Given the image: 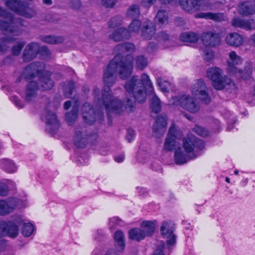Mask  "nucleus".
Masks as SVG:
<instances>
[{
    "label": "nucleus",
    "mask_w": 255,
    "mask_h": 255,
    "mask_svg": "<svg viewBox=\"0 0 255 255\" xmlns=\"http://www.w3.org/2000/svg\"><path fill=\"white\" fill-rule=\"evenodd\" d=\"M135 49L134 44L127 42L119 44L115 48L116 53L114 59L111 61L104 71L103 80L107 87L102 89L101 94L100 89L95 88L93 90L95 107H92L89 103H85L82 108L83 118L85 123L92 125L96 120L99 122L103 121L104 109H105L109 122H111V114H120L123 111L122 102L114 98L110 87L117 80V73L123 79L129 77L133 70V56L125 53L132 52Z\"/></svg>",
    "instance_id": "f257e3e1"
},
{
    "label": "nucleus",
    "mask_w": 255,
    "mask_h": 255,
    "mask_svg": "<svg viewBox=\"0 0 255 255\" xmlns=\"http://www.w3.org/2000/svg\"><path fill=\"white\" fill-rule=\"evenodd\" d=\"M45 65L43 62H35L30 63L25 67L17 80L16 82H19L22 79L28 81L35 77L38 78L40 85L35 81H31L27 85L24 94H20L26 101L30 102L33 100L39 89L48 90L54 86V82L50 79L51 73L45 71Z\"/></svg>",
    "instance_id": "f03ea898"
},
{
    "label": "nucleus",
    "mask_w": 255,
    "mask_h": 255,
    "mask_svg": "<svg viewBox=\"0 0 255 255\" xmlns=\"http://www.w3.org/2000/svg\"><path fill=\"white\" fill-rule=\"evenodd\" d=\"M126 92L132 95L135 101L143 103L146 99V91H148L149 96H152L150 100V108L152 112L158 113L161 109L159 99L155 94L153 86L149 76L143 73L140 79L136 76H132L125 85Z\"/></svg>",
    "instance_id": "7ed1b4c3"
},
{
    "label": "nucleus",
    "mask_w": 255,
    "mask_h": 255,
    "mask_svg": "<svg viewBox=\"0 0 255 255\" xmlns=\"http://www.w3.org/2000/svg\"><path fill=\"white\" fill-rule=\"evenodd\" d=\"M183 145L185 153L180 147H178L174 152V160L177 165H183L197 158L205 148L204 142L193 135L184 138Z\"/></svg>",
    "instance_id": "20e7f679"
},
{
    "label": "nucleus",
    "mask_w": 255,
    "mask_h": 255,
    "mask_svg": "<svg viewBox=\"0 0 255 255\" xmlns=\"http://www.w3.org/2000/svg\"><path fill=\"white\" fill-rule=\"evenodd\" d=\"M157 0H142L141 5L146 7H150ZM163 4L170 3L173 1H178L182 8L186 11L193 12L198 10L212 9L211 3L208 0H158Z\"/></svg>",
    "instance_id": "39448f33"
},
{
    "label": "nucleus",
    "mask_w": 255,
    "mask_h": 255,
    "mask_svg": "<svg viewBox=\"0 0 255 255\" xmlns=\"http://www.w3.org/2000/svg\"><path fill=\"white\" fill-rule=\"evenodd\" d=\"M0 16L7 21L0 20V30L4 34H12L19 36L23 32L22 27L24 26L23 20L19 17H16L12 13L7 11L0 6Z\"/></svg>",
    "instance_id": "423d86ee"
},
{
    "label": "nucleus",
    "mask_w": 255,
    "mask_h": 255,
    "mask_svg": "<svg viewBox=\"0 0 255 255\" xmlns=\"http://www.w3.org/2000/svg\"><path fill=\"white\" fill-rule=\"evenodd\" d=\"M229 59L227 61V72L233 76L238 78H241L244 80L250 79L252 72L253 66L251 62L248 63L245 67L244 71L238 69L237 66L242 64L243 61V58L237 55V53L232 51L229 54Z\"/></svg>",
    "instance_id": "0eeeda50"
},
{
    "label": "nucleus",
    "mask_w": 255,
    "mask_h": 255,
    "mask_svg": "<svg viewBox=\"0 0 255 255\" xmlns=\"http://www.w3.org/2000/svg\"><path fill=\"white\" fill-rule=\"evenodd\" d=\"M207 75L212 80L214 87L217 90L225 89L230 92H232L237 89L236 85L231 79L227 76H221V70L218 67L208 69Z\"/></svg>",
    "instance_id": "6e6552de"
},
{
    "label": "nucleus",
    "mask_w": 255,
    "mask_h": 255,
    "mask_svg": "<svg viewBox=\"0 0 255 255\" xmlns=\"http://www.w3.org/2000/svg\"><path fill=\"white\" fill-rule=\"evenodd\" d=\"M23 221L21 216L18 215L13 217V221H0V238L5 236L16 237L18 234L19 227Z\"/></svg>",
    "instance_id": "1a4fd4ad"
},
{
    "label": "nucleus",
    "mask_w": 255,
    "mask_h": 255,
    "mask_svg": "<svg viewBox=\"0 0 255 255\" xmlns=\"http://www.w3.org/2000/svg\"><path fill=\"white\" fill-rule=\"evenodd\" d=\"M5 5L16 12L26 18H31L36 15V11L33 7H30L29 3L17 0H3Z\"/></svg>",
    "instance_id": "9d476101"
},
{
    "label": "nucleus",
    "mask_w": 255,
    "mask_h": 255,
    "mask_svg": "<svg viewBox=\"0 0 255 255\" xmlns=\"http://www.w3.org/2000/svg\"><path fill=\"white\" fill-rule=\"evenodd\" d=\"M174 225L171 221L163 222L160 227L162 237L167 239L165 246L169 252L175 247L176 242V236L174 234Z\"/></svg>",
    "instance_id": "9b49d317"
},
{
    "label": "nucleus",
    "mask_w": 255,
    "mask_h": 255,
    "mask_svg": "<svg viewBox=\"0 0 255 255\" xmlns=\"http://www.w3.org/2000/svg\"><path fill=\"white\" fill-rule=\"evenodd\" d=\"M183 136L182 131L177 129L174 124H172L169 129L167 137L164 142V149L166 150H175L178 146L176 139H180Z\"/></svg>",
    "instance_id": "f8f14e48"
},
{
    "label": "nucleus",
    "mask_w": 255,
    "mask_h": 255,
    "mask_svg": "<svg viewBox=\"0 0 255 255\" xmlns=\"http://www.w3.org/2000/svg\"><path fill=\"white\" fill-rule=\"evenodd\" d=\"M25 206L24 201L16 198L0 200V215L5 216L12 213L16 208Z\"/></svg>",
    "instance_id": "ddd939ff"
},
{
    "label": "nucleus",
    "mask_w": 255,
    "mask_h": 255,
    "mask_svg": "<svg viewBox=\"0 0 255 255\" xmlns=\"http://www.w3.org/2000/svg\"><path fill=\"white\" fill-rule=\"evenodd\" d=\"M191 92L193 95L205 104H208L211 101V97L206 91V86L203 80L199 79L195 81L191 86Z\"/></svg>",
    "instance_id": "4468645a"
},
{
    "label": "nucleus",
    "mask_w": 255,
    "mask_h": 255,
    "mask_svg": "<svg viewBox=\"0 0 255 255\" xmlns=\"http://www.w3.org/2000/svg\"><path fill=\"white\" fill-rule=\"evenodd\" d=\"M180 106L184 109L191 113H196L200 109V105L195 98L189 95H183L180 97L174 98Z\"/></svg>",
    "instance_id": "2eb2a0df"
},
{
    "label": "nucleus",
    "mask_w": 255,
    "mask_h": 255,
    "mask_svg": "<svg viewBox=\"0 0 255 255\" xmlns=\"http://www.w3.org/2000/svg\"><path fill=\"white\" fill-rule=\"evenodd\" d=\"M97 134L88 135L82 128L76 129L73 137V142L75 146L77 148H84L88 143V141L93 137H97Z\"/></svg>",
    "instance_id": "dca6fc26"
},
{
    "label": "nucleus",
    "mask_w": 255,
    "mask_h": 255,
    "mask_svg": "<svg viewBox=\"0 0 255 255\" xmlns=\"http://www.w3.org/2000/svg\"><path fill=\"white\" fill-rule=\"evenodd\" d=\"M42 120L45 123L47 129L53 132L60 127V123L55 113L45 110L42 116Z\"/></svg>",
    "instance_id": "f3484780"
},
{
    "label": "nucleus",
    "mask_w": 255,
    "mask_h": 255,
    "mask_svg": "<svg viewBox=\"0 0 255 255\" xmlns=\"http://www.w3.org/2000/svg\"><path fill=\"white\" fill-rule=\"evenodd\" d=\"M167 126V117L161 115L158 116L153 125V133L157 138L160 137L165 133Z\"/></svg>",
    "instance_id": "a211bd4d"
},
{
    "label": "nucleus",
    "mask_w": 255,
    "mask_h": 255,
    "mask_svg": "<svg viewBox=\"0 0 255 255\" xmlns=\"http://www.w3.org/2000/svg\"><path fill=\"white\" fill-rule=\"evenodd\" d=\"M201 39L205 47H215L220 43L219 34L213 31L204 32Z\"/></svg>",
    "instance_id": "6ab92c4d"
},
{
    "label": "nucleus",
    "mask_w": 255,
    "mask_h": 255,
    "mask_svg": "<svg viewBox=\"0 0 255 255\" xmlns=\"http://www.w3.org/2000/svg\"><path fill=\"white\" fill-rule=\"evenodd\" d=\"M231 23L233 26L241 28L247 30L255 29V20L254 19H245L241 18H235Z\"/></svg>",
    "instance_id": "aec40b11"
},
{
    "label": "nucleus",
    "mask_w": 255,
    "mask_h": 255,
    "mask_svg": "<svg viewBox=\"0 0 255 255\" xmlns=\"http://www.w3.org/2000/svg\"><path fill=\"white\" fill-rule=\"evenodd\" d=\"M39 45L35 42L28 44L25 47L22 54V58L24 61L29 62L33 60L38 54Z\"/></svg>",
    "instance_id": "412c9836"
},
{
    "label": "nucleus",
    "mask_w": 255,
    "mask_h": 255,
    "mask_svg": "<svg viewBox=\"0 0 255 255\" xmlns=\"http://www.w3.org/2000/svg\"><path fill=\"white\" fill-rule=\"evenodd\" d=\"M239 13L243 16H249L255 13V1H245L239 5Z\"/></svg>",
    "instance_id": "4be33fe9"
},
{
    "label": "nucleus",
    "mask_w": 255,
    "mask_h": 255,
    "mask_svg": "<svg viewBox=\"0 0 255 255\" xmlns=\"http://www.w3.org/2000/svg\"><path fill=\"white\" fill-rule=\"evenodd\" d=\"M16 188L15 183L12 180L4 179L0 181V196H6L9 192L14 190Z\"/></svg>",
    "instance_id": "5701e85b"
},
{
    "label": "nucleus",
    "mask_w": 255,
    "mask_h": 255,
    "mask_svg": "<svg viewBox=\"0 0 255 255\" xmlns=\"http://www.w3.org/2000/svg\"><path fill=\"white\" fill-rule=\"evenodd\" d=\"M226 41L228 45L238 47L243 44L244 38L241 34L237 32H232L227 35Z\"/></svg>",
    "instance_id": "b1692460"
},
{
    "label": "nucleus",
    "mask_w": 255,
    "mask_h": 255,
    "mask_svg": "<svg viewBox=\"0 0 255 255\" xmlns=\"http://www.w3.org/2000/svg\"><path fill=\"white\" fill-rule=\"evenodd\" d=\"M155 25L152 22L147 20L144 22L141 29V36L144 39H150L155 33Z\"/></svg>",
    "instance_id": "393cba45"
},
{
    "label": "nucleus",
    "mask_w": 255,
    "mask_h": 255,
    "mask_svg": "<svg viewBox=\"0 0 255 255\" xmlns=\"http://www.w3.org/2000/svg\"><path fill=\"white\" fill-rule=\"evenodd\" d=\"M130 34L128 29L121 28L116 30L110 35V38L115 41H120L128 39L130 37Z\"/></svg>",
    "instance_id": "a878e982"
},
{
    "label": "nucleus",
    "mask_w": 255,
    "mask_h": 255,
    "mask_svg": "<svg viewBox=\"0 0 255 255\" xmlns=\"http://www.w3.org/2000/svg\"><path fill=\"white\" fill-rule=\"evenodd\" d=\"M0 167L7 173H13L17 170V166L12 160L4 158L0 160Z\"/></svg>",
    "instance_id": "bb28decb"
},
{
    "label": "nucleus",
    "mask_w": 255,
    "mask_h": 255,
    "mask_svg": "<svg viewBox=\"0 0 255 255\" xmlns=\"http://www.w3.org/2000/svg\"><path fill=\"white\" fill-rule=\"evenodd\" d=\"M156 39L160 44L163 45L164 48H169L175 45L174 37H169L164 32L159 33Z\"/></svg>",
    "instance_id": "cd10ccee"
},
{
    "label": "nucleus",
    "mask_w": 255,
    "mask_h": 255,
    "mask_svg": "<svg viewBox=\"0 0 255 255\" xmlns=\"http://www.w3.org/2000/svg\"><path fill=\"white\" fill-rule=\"evenodd\" d=\"M195 17L212 19L216 21H222L226 19V16L223 13L200 12L196 14Z\"/></svg>",
    "instance_id": "c85d7f7f"
},
{
    "label": "nucleus",
    "mask_w": 255,
    "mask_h": 255,
    "mask_svg": "<svg viewBox=\"0 0 255 255\" xmlns=\"http://www.w3.org/2000/svg\"><path fill=\"white\" fill-rule=\"evenodd\" d=\"M115 247L118 252H122L125 247L124 235L121 231H117L114 234Z\"/></svg>",
    "instance_id": "c756f323"
},
{
    "label": "nucleus",
    "mask_w": 255,
    "mask_h": 255,
    "mask_svg": "<svg viewBox=\"0 0 255 255\" xmlns=\"http://www.w3.org/2000/svg\"><path fill=\"white\" fill-rule=\"evenodd\" d=\"M8 35L7 36H5L0 38V54H3L9 49L8 44L10 42H13L15 40V38L13 36H15L12 34H4Z\"/></svg>",
    "instance_id": "7c9ffc66"
},
{
    "label": "nucleus",
    "mask_w": 255,
    "mask_h": 255,
    "mask_svg": "<svg viewBox=\"0 0 255 255\" xmlns=\"http://www.w3.org/2000/svg\"><path fill=\"white\" fill-rule=\"evenodd\" d=\"M156 225L157 221L156 220L144 221L141 223V227L142 229V231L145 233V236H148L153 234Z\"/></svg>",
    "instance_id": "2f4dec72"
},
{
    "label": "nucleus",
    "mask_w": 255,
    "mask_h": 255,
    "mask_svg": "<svg viewBox=\"0 0 255 255\" xmlns=\"http://www.w3.org/2000/svg\"><path fill=\"white\" fill-rule=\"evenodd\" d=\"M199 39V35L192 32H185L180 36V39L184 42L195 43L198 41Z\"/></svg>",
    "instance_id": "473e14b6"
},
{
    "label": "nucleus",
    "mask_w": 255,
    "mask_h": 255,
    "mask_svg": "<svg viewBox=\"0 0 255 255\" xmlns=\"http://www.w3.org/2000/svg\"><path fill=\"white\" fill-rule=\"evenodd\" d=\"M128 235L130 239L136 241H140L146 237L144 232L138 228H134L129 230Z\"/></svg>",
    "instance_id": "72a5a7b5"
},
{
    "label": "nucleus",
    "mask_w": 255,
    "mask_h": 255,
    "mask_svg": "<svg viewBox=\"0 0 255 255\" xmlns=\"http://www.w3.org/2000/svg\"><path fill=\"white\" fill-rule=\"evenodd\" d=\"M78 111V105L77 101H76L74 105L72 107V110L70 112H67L65 115V119L67 122L71 124L77 118Z\"/></svg>",
    "instance_id": "f704fd0d"
},
{
    "label": "nucleus",
    "mask_w": 255,
    "mask_h": 255,
    "mask_svg": "<svg viewBox=\"0 0 255 255\" xmlns=\"http://www.w3.org/2000/svg\"><path fill=\"white\" fill-rule=\"evenodd\" d=\"M157 22L161 25L167 24L168 22V15L166 11L159 10L155 16Z\"/></svg>",
    "instance_id": "c9c22d12"
},
{
    "label": "nucleus",
    "mask_w": 255,
    "mask_h": 255,
    "mask_svg": "<svg viewBox=\"0 0 255 255\" xmlns=\"http://www.w3.org/2000/svg\"><path fill=\"white\" fill-rule=\"evenodd\" d=\"M41 39L42 41L49 44L59 43L62 42L63 40L62 37L52 35H46L42 36Z\"/></svg>",
    "instance_id": "e433bc0d"
},
{
    "label": "nucleus",
    "mask_w": 255,
    "mask_h": 255,
    "mask_svg": "<svg viewBox=\"0 0 255 255\" xmlns=\"http://www.w3.org/2000/svg\"><path fill=\"white\" fill-rule=\"evenodd\" d=\"M74 88L75 83L73 81H68L64 83L63 88L64 95L67 98H70L72 94V92Z\"/></svg>",
    "instance_id": "4c0bfd02"
},
{
    "label": "nucleus",
    "mask_w": 255,
    "mask_h": 255,
    "mask_svg": "<svg viewBox=\"0 0 255 255\" xmlns=\"http://www.w3.org/2000/svg\"><path fill=\"white\" fill-rule=\"evenodd\" d=\"M201 54L205 60L207 61H210L213 59L214 57V54L213 50L210 48V47H205V48H201L200 49Z\"/></svg>",
    "instance_id": "58836bf2"
},
{
    "label": "nucleus",
    "mask_w": 255,
    "mask_h": 255,
    "mask_svg": "<svg viewBox=\"0 0 255 255\" xmlns=\"http://www.w3.org/2000/svg\"><path fill=\"white\" fill-rule=\"evenodd\" d=\"M35 230L34 225L30 223H24L22 228V234L24 237H29Z\"/></svg>",
    "instance_id": "ea45409f"
},
{
    "label": "nucleus",
    "mask_w": 255,
    "mask_h": 255,
    "mask_svg": "<svg viewBox=\"0 0 255 255\" xmlns=\"http://www.w3.org/2000/svg\"><path fill=\"white\" fill-rule=\"evenodd\" d=\"M141 25L140 21L136 19H133L128 26V30L131 32L137 33L139 30Z\"/></svg>",
    "instance_id": "a19ab883"
},
{
    "label": "nucleus",
    "mask_w": 255,
    "mask_h": 255,
    "mask_svg": "<svg viewBox=\"0 0 255 255\" xmlns=\"http://www.w3.org/2000/svg\"><path fill=\"white\" fill-rule=\"evenodd\" d=\"M139 7L137 4H133L131 5L127 12V15L128 16L131 18H134L138 16L139 15Z\"/></svg>",
    "instance_id": "79ce46f5"
},
{
    "label": "nucleus",
    "mask_w": 255,
    "mask_h": 255,
    "mask_svg": "<svg viewBox=\"0 0 255 255\" xmlns=\"http://www.w3.org/2000/svg\"><path fill=\"white\" fill-rule=\"evenodd\" d=\"M25 44V42L23 41L17 42L11 48V53L12 55L15 56L18 55Z\"/></svg>",
    "instance_id": "37998d69"
},
{
    "label": "nucleus",
    "mask_w": 255,
    "mask_h": 255,
    "mask_svg": "<svg viewBox=\"0 0 255 255\" xmlns=\"http://www.w3.org/2000/svg\"><path fill=\"white\" fill-rule=\"evenodd\" d=\"M156 83L161 91L165 93L168 92L170 87V83L168 81L158 78L156 80Z\"/></svg>",
    "instance_id": "c03bdc74"
},
{
    "label": "nucleus",
    "mask_w": 255,
    "mask_h": 255,
    "mask_svg": "<svg viewBox=\"0 0 255 255\" xmlns=\"http://www.w3.org/2000/svg\"><path fill=\"white\" fill-rule=\"evenodd\" d=\"M135 63L137 69L142 70L147 65V60L143 56H139L136 58Z\"/></svg>",
    "instance_id": "a18cd8bd"
},
{
    "label": "nucleus",
    "mask_w": 255,
    "mask_h": 255,
    "mask_svg": "<svg viewBox=\"0 0 255 255\" xmlns=\"http://www.w3.org/2000/svg\"><path fill=\"white\" fill-rule=\"evenodd\" d=\"M123 21V18L121 16L112 17L109 21V25L111 28H115L120 25Z\"/></svg>",
    "instance_id": "49530a36"
},
{
    "label": "nucleus",
    "mask_w": 255,
    "mask_h": 255,
    "mask_svg": "<svg viewBox=\"0 0 255 255\" xmlns=\"http://www.w3.org/2000/svg\"><path fill=\"white\" fill-rule=\"evenodd\" d=\"M122 225V221L118 217H113L109 220V228L111 230L115 229L118 226Z\"/></svg>",
    "instance_id": "de8ad7c7"
},
{
    "label": "nucleus",
    "mask_w": 255,
    "mask_h": 255,
    "mask_svg": "<svg viewBox=\"0 0 255 255\" xmlns=\"http://www.w3.org/2000/svg\"><path fill=\"white\" fill-rule=\"evenodd\" d=\"M9 246L4 240H0V255H8Z\"/></svg>",
    "instance_id": "09e8293b"
},
{
    "label": "nucleus",
    "mask_w": 255,
    "mask_h": 255,
    "mask_svg": "<svg viewBox=\"0 0 255 255\" xmlns=\"http://www.w3.org/2000/svg\"><path fill=\"white\" fill-rule=\"evenodd\" d=\"M193 130L197 134L202 136H208L209 133L208 130L199 126H196Z\"/></svg>",
    "instance_id": "8fccbe9b"
},
{
    "label": "nucleus",
    "mask_w": 255,
    "mask_h": 255,
    "mask_svg": "<svg viewBox=\"0 0 255 255\" xmlns=\"http://www.w3.org/2000/svg\"><path fill=\"white\" fill-rule=\"evenodd\" d=\"M38 53L40 55L41 58L43 59H47L50 56V52L49 50L45 46H42L41 47L39 46Z\"/></svg>",
    "instance_id": "3c124183"
},
{
    "label": "nucleus",
    "mask_w": 255,
    "mask_h": 255,
    "mask_svg": "<svg viewBox=\"0 0 255 255\" xmlns=\"http://www.w3.org/2000/svg\"><path fill=\"white\" fill-rule=\"evenodd\" d=\"M100 250L96 248L93 250L91 255H100ZM100 255H118V254L114 250L112 249L105 252L104 253H102Z\"/></svg>",
    "instance_id": "603ef678"
},
{
    "label": "nucleus",
    "mask_w": 255,
    "mask_h": 255,
    "mask_svg": "<svg viewBox=\"0 0 255 255\" xmlns=\"http://www.w3.org/2000/svg\"><path fill=\"white\" fill-rule=\"evenodd\" d=\"M167 249L164 242H161L153 254V255H165L163 253L164 250Z\"/></svg>",
    "instance_id": "864d4df0"
},
{
    "label": "nucleus",
    "mask_w": 255,
    "mask_h": 255,
    "mask_svg": "<svg viewBox=\"0 0 255 255\" xmlns=\"http://www.w3.org/2000/svg\"><path fill=\"white\" fill-rule=\"evenodd\" d=\"M134 106V101L129 99H127L125 101L124 107L128 112H131L133 110Z\"/></svg>",
    "instance_id": "5fc2aeb1"
},
{
    "label": "nucleus",
    "mask_w": 255,
    "mask_h": 255,
    "mask_svg": "<svg viewBox=\"0 0 255 255\" xmlns=\"http://www.w3.org/2000/svg\"><path fill=\"white\" fill-rule=\"evenodd\" d=\"M10 101L18 108H21L23 107V104L17 97L12 96L10 97Z\"/></svg>",
    "instance_id": "6e6d98bb"
},
{
    "label": "nucleus",
    "mask_w": 255,
    "mask_h": 255,
    "mask_svg": "<svg viewBox=\"0 0 255 255\" xmlns=\"http://www.w3.org/2000/svg\"><path fill=\"white\" fill-rule=\"evenodd\" d=\"M135 135V131L132 128H128L127 130V139L128 142H131Z\"/></svg>",
    "instance_id": "4d7b16f0"
},
{
    "label": "nucleus",
    "mask_w": 255,
    "mask_h": 255,
    "mask_svg": "<svg viewBox=\"0 0 255 255\" xmlns=\"http://www.w3.org/2000/svg\"><path fill=\"white\" fill-rule=\"evenodd\" d=\"M103 5L107 7H112L116 3L117 0H101Z\"/></svg>",
    "instance_id": "13d9d810"
},
{
    "label": "nucleus",
    "mask_w": 255,
    "mask_h": 255,
    "mask_svg": "<svg viewBox=\"0 0 255 255\" xmlns=\"http://www.w3.org/2000/svg\"><path fill=\"white\" fill-rule=\"evenodd\" d=\"M71 6L72 8L77 9L81 6V2L79 0H72L71 1Z\"/></svg>",
    "instance_id": "bf43d9fd"
},
{
    "label": "nucleus",
    "mask_w": 255,
    "mask_h": 255,
    "mask_svg": "<svg viewBox=\"0 0 255 255\" xmlns=\"http://www.w3.org/2000/svg\"><path fill=\"white\" fill-rule=\"evenodd\" d=\"M156 48V44L154 42H150L148 45L147 51L148 52H152Z\"/></svg>",
    "instance_id": "052dcab7"
},
{
    "label": "nucleus",
    "mask_w": 255,
    "mask_h": 255,
    "mask_svg": "<svg viewBox=\"0 0 255 255\" xmlns=\"http://www.w3.org/2000/svg\"><path fill=\"white\" fill-rule=\"evenodd\" d=\"M124 159L125 156L123 154L118 155L115 157V160L118 163L123 162L124 160Z\"/></svg>",
    "instance_id": "680f3d73"
},
{
    "label": "nucleus",
    "mask_w": 255,
    "mask_h": 255,
    "mask_svg": "<svg viewBox=\"0 0 255 255\" xmlns=\"http://www.w3.org/2000/svg\"><path fill=\"white\" fill-rule=\"evenodd\" d=\"M104 235V232L102 230H98L97 232V234L95 236V240H99V238L100 237H102Z\"/></svg>",
    "instance_id": "e2e57ef3"
},
{
    "label": "nucleus",
    "mask_w": 255,
    "mask_h": 255,
    "mask_svg": "<svg viewBox=\"0 0 255 255\" xmlns=\"http://www.w3.org/2000/svg\"><path fill=\"white\" fill-rule=\"evenodd\" d=\"M138 192L139 195H143L145 193H146L147 191L145 188H144L143 187L138 188Z\"/></svg>",
    "instance_id": "0e129e2a"
},
{
    "label": "nucleus",
    "mask_w": 255,
    "mask_h": 255,
    "mask_svg": "<svg viewBox=\"0 0 255 255\" xmlns=\"http://www.w3.org/2000/svg\"><path fill=\"white\" fill-rule=\"evenodd\" d=\"M250 42L253 45L255 46V32L251 36Z\"/></svg>",
    "instance_id": "69168bd1"
},
{
    "label": "nucleus",
    "mask_w": 255,
    "mask_h": 255,
    "mask_svg": "<svg viewBox=\"0 0 255 255\" xmlns=\"http://www.w3.org/2000/svg\"><path fill=\"white\" fill-rule=\"evenodd\" d=\"M71 106V102L70 101H66L64 105V108L65 110H68Z\"/></svg>",
    "instance_id": "338daca9"
},
{
    "label": "nucleus",
    "mask_w": 255,
    "mask_h": 255,
    "mask_svg": "<svg viewBox=\"0 0 255 255\" xmlns=\"http://www.w3.org/2000/svg\"><path fill=\"white\" fill-rule=\"evenodd\" d=\"M249 180L248 178H243L242 181H241V185L242 186H246L248 183Z\"/></svg>",
    "instance_id": "774afa93"
}]
</instances>
